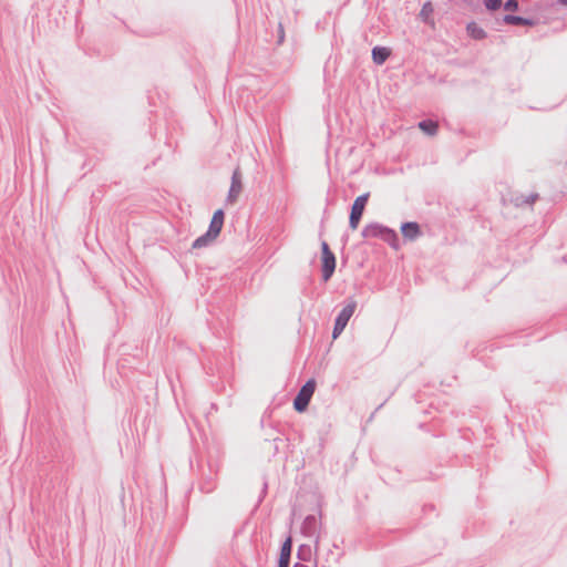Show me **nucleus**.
<instances>
[{"instance_id": "nucleus-23", "label": "nucleus", "mask_w": 567, "mask_h": 567, "mask_svg": "<svg viewBox=\"0 0 567 567\" xmlns=\"http://www.w3.org/2000/svg\"><path fill=\"white\" fill-rule=\"evenodd\" d=\"M293 567H308V566H307V565H303V564H301V563H296V564L293 565Z\"/></svg>"}, {"instance_id": "nucleus-25", "label": "nucleus", "mask_w": 567, "mask_h": 567, "mask_svg": "<svg viewBox=\"0 0 567 567\" xmlns=\"http://www.w3.org/2000/svg\"><path fill=\"white\" fill-rule=\"evenodd\" d=\"M563 3L567 4V0H560Z\"/></svg>"}, {"instance_id": "nucleus-21", "label": "nucleus", "mask_w": 567, "mask_h": 567, "mask_svg": "<svg viewBox=\"0 0 567 567\" xmlns=\"http://www.w3.org/2000/svg\"><path fill=\"white\" fill-rule=\"evenodd\" d=\"M502 7L504 8V10L512 12L519 10V3L517 0H507L505 1V3H503Z\"/></svg>"}, {"instance_id": "nucleus-17", "label": "nucleus", "mask_w": 567, "mask_h": 567, "mask_svg": "<svg viewBox=\"0 0 567 567\" xmlns=\"http://www.w3.org/2000/svg\"><path fill=\"white\" fill-rule=\"evenodd\" d=\"M538 198H539L538 193H532V194H529V195H527V196H523V195L517 196V197L515 198V200H514V202H515V205H516V206L532 205V204H534Z\"/></svg>"}, {"instance_id": "nucleus-15", "label": "nucleus", "mask_w": 567, "mask_h": 567, "mask_svg": "<svg viewBox=\"0 0 567 567\" xmlns=\"http://www.w3.org/2000/svg\"><path fill=\"white\" fill-rule=\"evenodd\" d=\"M417 126L423 133H425L426 135H430V136L435 135L439 130L437 122H435L431 118L420 121Z\"/></svg>"}, {"instance_id": "nucleus-14", "label": "nucleus", "mask_w": 567, "mask_h": 567, "mask_svg": "<svg viewBox=\"0 0 567 567\" xmlns=\"http://www.w3.org/2000/svg\"><path fill=\"white\" fill-rule=\"evenodd\" d=\"M467 34L474 40H484L487 37L486 31L475 21H471L466 25Z\"/></svg>"}, {"instance_id": "nucleus-19", "label": "nucleus", "mask_w": 567, "mask_h": 567, "mask_svg": "<svg viewBox=\"0 0 567 567\" xmlns=\"http://www.w3.org/2000/svg\"><path fill=\"white\" fill-rule=\"evenodd\" d=\"M297 556L302 561H308L311 558V547L309 545H300Z\"/></svg>"}, {"instance_id": "nucleus-5", "label": "nucleus", "mask_w": 567, "mask_h": 567, "mask_svg": "<svg viewBox=\"0 0 567 567\" xmlns=\"http://www.w3.org/2000/svg\"><path fill=\"white\" fill-rule=\"evenodd\" d=\"M369 196H370L369 193H364V194L358 196L351 206L350 216H349V227L353 230L357 229L359 226V223L362 218L367 203L369 200Z\"/></svg>"}, {"instance_id": "nucleus-20", "label": "nucleus", "mask_w": 567, "mask_h": 567, "mask_svg": "<svg viewBox=\"0 0 567 567\" xmlns=\"http://www.w3.org/2000/svg\"><path fill=\"white\" fill-rule=\"evenodd\" d=\"M485 8L489 11H496L502 8V0H483Z\"/></svg>"}, {"instance_id": "nucleus-2", "label": "nucleus", "mask_w": 567, "mask_h": 567, "mask_svg": "<svg viewBox=\"0 0 567 567\" xmlns=\"http://www.w3.org/2000/svg\"><path fill=\"white\" fill-rule=\"evenodd\" d=\"M337 259L326 240L321 241V272L322 280L329 281L334 274Z\"/></svg>"}, {"instance_id": "nucleus-9", "label": "nucleus", "mask_w": 567, "mask_h": 567, "mask_svg": "<svg viewBox=\"0 0 567 567\" xmlns=\"http://www.w3.org/2000/svg\"><path fill=\"white\" fill-rule=\"evenodd\" d=\"M292 553V538L288 536L280 547L278 567H289Z\"/></svg>"}, {"instance_id": "nucleus-11", "label": "nucleus", "mask_w": 567, "mask_h": 567, "mask_svg": "<svg viewBox=\"0 0 567 567\" xmlns=\"http://www.w3.org/2000/svg\"><path fill=\"white\" fill-rule=\"evenodd\" d=\"M401 233L404 239L415 240L422 235L421 227L416 221H405L401 225Z\"/></svg>"}, {"instance_id": "nucleus-13", "label": "nucleus", "mask_w": 567, "mask_h": 567, "mask_svg": "<svg viewBox=\"0 0 567 567\" xmlns=\"http://www.w3.org/2000/svg\"><path fill=\"white\" fill-rule=\"evenodd\" d=\"M372 61L377 65H382L390 56L391 50L385 47H374L372 49Z\"/></svg>"}, {"instance_id": "nucleus-24", "label": "nucleus", "mask_w": 567, "mask_h": 567, "mask_svg": "<svg viewBox=\"0 0 567 567\" xmlns=\"http://www.w3.org/2000/svg\"><path fill=\"white\" fill-rule=\"evenodd\" d=\"M280 32H281V34H280V37H279V42H281V41H282V39H284V34H282V29H281V28H280Z\"/></svg>"}, {"instance_id": "nucleus-7", "label": "nucleus", "mask_w": 567, "mask_h": 567, "mask_svg": "<svg viewBox=\"0 0 567 567\" xmlns=\"http://www.w3.org/2000/svg\"><path fill=\"white\" fill-rule=\"evenodd\" d=\"M217 470L213 465L208 464L207 473H203L199 481V489L203 493H212L216 488Z\"/></svg>"}, {"instance_id": "nucleus-1", "label": "nucleus", "mask_w": 567, "mask_h": 567, "mask_svg": "<svg viewBox=\"0 0 567 567\" xmlns=\"http://www.w3.org/2000/svg\"><path fill=\"white\" fill-rule=\"evenodd\" d=\"M361 235L363 238H380L395 250L400 248V240L396 231L382 224L371 223L365 225Z\"/></svg>"}, {"instance_id": "nucleus-4", "label": "nucleus", "mask_w": 567, "mask_h": 567, "mask_svg": "<svg viewBox=\"0 0 567 567\" xmlns=\"http://www.w3.org/2000/svg\"><path fill=\"white\" fill-rule=\"evenodd\" d=\"M357 308V302L350 300L338 313L332 330V339H337L346 329L350 318L353 316Z\"/></svg>"}, {"instance_id": "nucleus-16", "label": "nucleus", "mask_w": 567, "mask_h": 567, "mask_svg": "<svg viewBox=\"0 0 567 567\" xmlns=\"http://www.w3.org/2000/svg\"><path fill=\"white\" fill-rule=\"evenodd\" d=\"M215 239H216V237L214 235H212L210 233L206 231L205 234H203L202 236H199L198 238H196L194 240L192 247L194 249H199V248H203V247H207Z\"/></svg>"}, {"instance_id": "nucleus-10", "label": "nucleus", "mask_w": 567, "mask_h": 567, "mask_svg": "<svg viewBox=\"0 0 567 567\" xmlns=\"http://www.w3.org/2000/svg\"><path fill=\"white\" fill-rule=\"evenodd\" d=\"M225 220V213L221 208L215 210L210 219L207 231L214 235L216 238L219 236Z\"/></svg>"}, {"instance_id": "nucleus-3", "label": "nucleus", "mask_w": 567, "mask_h": 567, "mask_svg": "<svg viewBox=\"0 0 567 567\" xmlns=\"http://www.w3.org/2000/svg\"><path fill=\"white\" fill-rule=\"evenodd\" d=\"M316 390L315 379H309L298 391L293 399V409L301 413L305 412Z\"/></svg>"}, {"instance_id": "nucleus-6", "label": "nucleus", "mask_w": 567, "mask_h": 567, "mask_svg": "<svg viewBox=\"0 0 567 567\" xmlns=\"http://www.w3.org/2000/svg\"><path fill=\"white\" fill-rule=\"evenodd\" d=\"M319 527L320 523L316 515H307L301 524V534L306 537L313 538L316 547L319 545Z\"/></svg>"}, {"instance_id": "nucleus-8", "label": "nucleus", "mask_w": 567, "mask_h": 567, "mask_svg": "<svg viewBox=\"0 0 567 567\" xmlns=\"http://www.w3.org/2000/svg\"><path fill=\"white\" fill-rule=\"evenodd\" d=\"M241 189H243L241 173H240L239 168H236L231 175V183H230V188H229L228 195H227V202L235 203L237 200Z\"/></svg>"}, {"instance_id": "nucleus-22", "label": "nucleus", "mask_w": 567, "mask_h": 567, "mask_svg": "<svg viewBox=\"0 0 567 567\" xmlns=\"http://www.w3.org/2000/svg\"><path fill=\"white\" fill-rule=\"evenodd\" d=\"M267 489H268V484L267 482L265 481L264 484H262V489L260 492V495H259V498H258V502H257V506L262 502V499L265 498L266 494H267Z\"/></svg>"}, {"instance_id": "nucleus-18", "label": "nucleus", "mask_w": 567, "mask_h": 567, "mask_svg": "<svg viewBox=\"0 0 567 567\" xmlns=\"http://www.w3.org/2000/svg\"><path fill=\"white\" fill-rule=\"evenodd\" d=\"M433 12H434V8H433L432 2L426 1L423 3V6L421 8L420 17L424 22H427L430 17L433 14Z\"/></svg>"}, {"instance_id": "nucleus-12", "label": "nucleus", "mask_w": 567, "mask_h": 567, "mask_svg": "<svg viewBox=\"0 0 567 567\" xmlns=\"http://www.w3.org/2000/svg\"><path fill=\"white\" fill-rule=\"evenodd\" d=\"M502 22L507 25L534 27L536 21L532 18H525L516 14H505Z\"/></svg>"}]
</instances>
